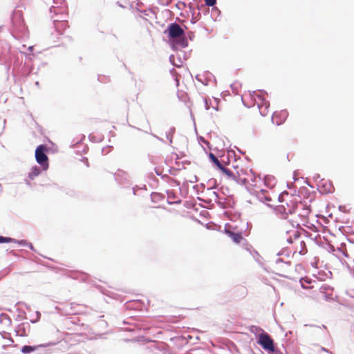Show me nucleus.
Returning a JSON list of instances; mask_svg holds the SVG:
<instances>
[{
    "label": "nucleus",
    "instance_id": "1",
    "mask_svg": "<svg viewBox=\"0 0 354 354\" xmlns=\"http://www.w3.org/2000/svg\"><path fill=\"white\" fill-rule=\"evenodd\" d=\"M286 233L290 235L288 236L286 235L285 239L290 243L289 249L293 252V254H305L307 252V248L304 238L301 236L299 232L292 227Z\"/></svg>",
    "mask_w": 354,
    "mask_h": 354
},
{
    "label": "nucleus",
    "instance_id": "2",
    "mask_svg": "<svg viewBox=\"0 0 354 354\" xmlns=\"http://www.w3.org/2000/svg\"><path fill=\"white\" fill-rule=\"evenodd\" d=\"M279 201L280 203V205H278L279 210L286 215L295 213L298 205H302L301 203H298L295 196L288 192L280 194Z\"/></svg>",
    "mask_w": 354,
    "mask_h": 354
},
{
    "label": "nucleus",
    "instance_id": "3",
    "mask_svg": "<svg viewBox=\"0 0 354 354\" xmlns=\"http://www.w3.org/2000/svg\"><path fill=\"white\" fill-rule=\"evenodd\" d=\"M236 178L235 181L239 184L246 186H253L255 181V176L252 169L247 167H235Z\"/></svg>",
    "mask_w": 354,
    "mask_h": 354
},
{
    "label": "nucleus",
    "instance_id": "4",
    "mask_svg": "<svg viewBox=\"0 0 354 354\" xmlns=\"http://www.w3.org/2000/svg\"><path fill=\"white\" fill-rule=\"evenodd\" d=\"M46 147L41 145L38 146L35 150L36 160L43 167L44 169H46L48 167V158L46 154Z\"/></svg>",
    "mask_w": 354,
    "mask_h": 354
},
{
    "label": "nucleus",
    "instance_id": "5",
    "mask_svg": "<svg viewBox=\"0 0 354 354\" xmlns=\"http://www.w3.org/2000/svg\"><path fill=\"white\" fill-rule=\"evenodd\" d=\"M255 103L262 116H266L269 112L270 103L261 95H257L254 98Z\"/></svg>",
    "mask_w": 354,
    "mask_h": 354
},
{
    "label": "nucleus",
    "instance_id": "6",
    "mask_svg": "<svg viewBox=\"0 0 354 354\" xmlns=\"http://www.w3.org/2000/svg\"><path fill=\"white\" fill-rule=\"evenodd\" d=\"M258 343L265 349L274 351V342L272 338L266 333H261L259 336Z\"/></svg>",
    "mask_w": 354,
    "mask_h": 354
},
{
    "label": "nucleus",
    "instance_id": "7",
    "mask_svg": "<svg viewBox=\"0 0 354 354\" xmlns=\"http://www.w3.org/2000/svg\"><path fill=\"white\" fill-rule=\"evenodd\" d=\"M288 116V112L286 110L275 111L272 117V121L277 125L283 124Z\"/></svg>",
    "mask_w": 354,
    "mask_h": 354
},
{
    "label": "nucleus",
    "instance_id": "8",
    "mask_svg": "<svg viewBox=\"0 0 354 354\" xmlns=\"http://www.w3.org/2000/svg\"><path fill=\"white\" fill-rule=\"evenodd\" d=\"M184 35L183 29L177 24H171L169 27V35L171 38L175 39Z\"/></svg>",
    "mask_w": 354,
    "mask_h": 354
},
{
    "label": "nucleus",
    "instance_id": "9",
    "mask_svg": "<svg viewBox=\"0 0 354 354\" xmlns=\"http://www.w3.org/2000/svg\"><path fill=\"white\" fill-rule=\"evenodd\" d=\"M55 27L59 34H63L64 30L68 28V24L67 21H56Z\"/></svg>",
    "mask_w": 354,
    "mask_h": 354
},
{
    "label": "nucleus",
    "instance_id": "10",
    "mask_svg": "<svg viewBox=\"0 0 354 354\" xmlns=\"http://www.w3.org/2000/svg\"><path fill=\"white\" fill-rule=\"evenodd\" d=\"M225 233L233 240L236 243H240L243 239L241 233H235L230 230H225Z\"/></svg>",
    "mask_w": 354,
    "mask_h": 354
},
{
    "label": "nucleus",
    "instance_id": "11",
    "mask_svg": "<svg viewBox=\"0 0 354 354\" xmlns=\"http://www.w3.org/2000/svg\"><path fill=\"white\" fill-rule=\"evenodd\" d=\"M219 169L228 178V179L235 181L236 172H232L230 169L225 167L223 165Z\"/></svg>",
    "mask_w": 354,
    "mask_h": 354
},
{
    "label": "nucleus",
    "instance_id": "12",
    "mask_svg": "<svg viewBox=\"0 0 354 354\" xmlns=\"http://www.w3.org/2000/svg\"><path fill=\"white\" fill-rule=\"evenodd\" d=\"M209 158L211 160V161L217 167L218 169L221 168L223 165L212 153H209Z\"/></svg>",
    "mask_w": 354,
    "mask_h": 354
},
{
    "label": "nucleus",
    "instance_id": "13",
    "mask_svg": "<svg viewBox=\"0 0 354 354\" xmlns=\"http://www.w3.org/2000/svg\"><path fill=\"white\" fill-rule=\"evenodd\" d=\"M40 174V169L37 167H34L31 169V171L28 174V176L30 179H34L35 177L37 176Z\"/></svg>",
    "mask_w": 354,
    "mask_h": 354
},
{
    "label": "nucleus",
    "instance_id": "14",
    "mask_svg": "<svg viewBox=\"0 0 354 354\" xmlns=\"http://www.w3.org/2000/svg\"><path fill=\"white\" fill-rule=\"evenodd\" d=\"M0 322L8 326L10 324V319L7 315L3 313L0 315Z\"/></svg>",
    "mask_w": 354,
    "mask_h": 354
},
{
    "label": "nucleus",
    "instance_id": "15",
    "mask_svg": "<svg viewBox=\"0 0 354 354\" xmlns=\"http://www.w3.org/2000/svg\"><path fill=\"white\" fill-rule=\"evenodd\" d=\"M35 346H24L23 348L24 353H30L36 349Z\"/></svg>",
    "mask_w": 354,
    "mask_h": 354
},
{
    "label": "nucleus",
    "instance_id": "16",
    "mask_svg": "<svg viewBox=\"0 0 354 354\" xmlns=\"http://www.w3.org/2000/svg\"><path fill=\"white\" fill-rule=\"evenodd\" d=\"M205 4L208 6H213L216 4V0H205Z\"/></svg>",
    "mask_w": 354,
    "mask_h": 354
},
{
    "label": "nucleus",
    "instance_id": "17",
    "mask_svg": "<svg viewBox=\"0 0 354 354\" xmlns=\"http://www.w3.org/2000/svg\"><path fill=\"white\" fill-rule=\"evenodd\" d=\"M11 241V239L10 238H6V237H3V236H0V243H8V242H10Z\"/></svg>",
    "mask_w": 354,
    "mask_h": 354
},
{
    "label": "nucleus",
    "instance_id": "18",
    "mask_svg": "<svg viewBox=\"0 0 354 354\" xmlns=\"http://www.w3.org/2000/svg\"><path fill=\"white\" fill-rule=\"evenodd\" d=\"M301 283V286L302 288H306V289H308V288H313V286H308V284H305L304 283V281H300Z\"/></svg>",
    "mask_w": 354,
    "mask_h": 354
},
{
    "label": "nucleus",
    "instance_id": "19",
    "mask_svg": "<svg viewBox=\"0 0 354 354\" xmlns=\"http://www.w3.org/2000/svg\"><path fill=\"white\" fill-rule=\"evenodd\" d=\"M300 281H304V283L306 284H310L312 283L311 280L310 279H308V278H306V279H301Z\"/></svg>",
    "mask_w": 354,
    "mask_h": 354
},
{
    "label": "nucleus",
    "instance_id": "20",
    "mask_svg": "<svg viewBox=\"0 0 354 354\" xmlns=\"http://www.w3.org/2000/svg\"><path fill=\"white\" fill-rule=\"evenodd\" d=\"M32 48H33V46H30V47L28 48V49H29L30 51L32 50Z\"/></svg>",
    "mask_w": 354,
    "mask_h": 354
},
{
    "label": "nucleus",
    "instance_id": "21",
    "mask_svg": "<svg viewBox=\"0 0 354 354\" xmlns=\"http://www.w3.org/2000/svg\"><path fill=\"white\" fill-rule=\"evenodd\" d=\"M23 245H28V243H26L24 241Z\"/></svg>",
    "mask_w": 354,
    "mask_h": 354
}]
</instances>
